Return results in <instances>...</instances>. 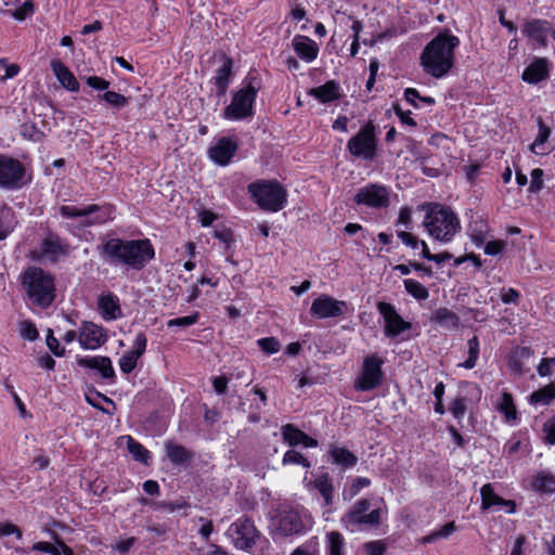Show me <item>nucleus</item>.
I'll return each mask as SVG.
<instances>
[{
  "label": "nucleus",
  "mask_w": 555,
  "mask_h": 555,
  "mask_svg": "<svg viewBox=\"0 0 555 555\" xmlns=\"http://www.w3.org/2000/svg\"><path fill=\"white\" fill-rule=\"evenodd\" d=\"M339 91V85L334 80H330L320 87L310 89L308 94L315 98L321 103H328L340 96Z\"/></svg>",
  "instance_id": "7c9ffc66"
},
{
  "label": "nucleus",
  "mask_w": 555,
  "mask_h": 555,
  "mask_svg": "<svg viewBox=\"0 0 555 555\" xmlns=\"http://www.w3.org/2000/svg\"><path fill=\"white\" fill-rule=\"evenodd\" d=\"M11 534H14L18 540L23 537L22 530L16 525L11 522H0V538Z\"/></svg>",
  "instance_id": "052dcab7"
},
{
  "label": "nucleus",
  "mask_w": 555,
  "mask_h": 555,
  "mask_svg": "<svg viewBox=\"0 0 555 555\" xmlns=\"http://www.w3.org/2000/svg\"><path fill=\"white\" fill-rule=\"evenodd\" d=\"M345 539L338 531H331L325 537V552L326 555H346L345 553Z\"/></svg>",
  "instance_id": "e433bc0d"
},
{
  "label": "nucleus",
  "mask_w": 555,
  "mask_h": 555,
  "mask_svg": "<svg viewBox=\"0 0 555 555\" xmlns=\"http://www.w3.org/2000/svg\"><path fill=\"white\" fill-rule=\"evenodd\" d=\"M538 134L530 145V150L537 155H546L553 150V146L548 143L551 129L541 118L538 119Z\"/></svg>",
  "instance_id": "c756f323"
},
{
  "label": "nucleus",
  "mask_w": 555,
  "mask_h": 555,
  "mask_svg": "<svg viewBox=\"0 0 555 555\" xmlns=\"http://www.w3.org/2000/svg\"><path fill=\"white\" fill-rule=\"evenodd\" d=\"M293 48L297 55L305 62H313L319 54L317 42L307 36H295L292 41Z\"/></svg>",
  "instance_id": "a878e982"
},
{
  "label": "nucleus",
  "mask_w": 555,
  "mask_h": 555,
  "mask_svg": "<svg viewBox=\"0 0 555 555\" xmlns=\"http://www.w3.org/2000/svg\"><path fill=\"white\" fill-rule=\"evenodd\" d=\"M100 255L111 266L140 271L155 257V250L149 238L113 237L100 247Z\"/></svg>",
  "instance_id": "f257e3e1"
},
{
  "label": "nucleus",
  "mask_w": 555,
  "mask_h": 555,
  "mask_svg": "<svg viewBox=\"0 0 555 555\" xmlns=\"http://www.w3.org/2000/svg\"><path fill=\"white\" fill-rule=\"evenodd\" d=\"M227 535L236 548L247 551L255 545L259 532L253 520L241 517L229 527Z\"/></svg>",
  "instance_id": "f8f14e48"
},
{
  "label": "nucleus",
  "mask_w": 555,
  "mask_h": 555,
  "mask_svg": "<svg viewBox=\"0 0 555 555\" xmlns=\"http://www.w3.org/2000/svg\"><path fill=\"white\" fill-rule=\"evenodd\" d=\"M146 346L147 338L145 334L142 332L138 333L132 344V348L125 352L118 361L119 369L122 373L129 374L135 369L139 359L146 351Z\"/></svg>",
  "instance_id": "412c9836"
},
{
  "label": "nucleus",
  "mask_w": 555,
  "mask_h": 555,
  "mask_svg": "<svg viewBox=\"0 0 555 555\" xmlns=\"http://www.w3.org/2000/svg\"><path fill=\"white\" fill-rule=\"evenodd\" d=\"M34 12L35 5L31 0H26L15 10L9 11L10 15L17 21H24L26 17L33 15Z\"/></svg>",
  "instance_id": "de8ad7c7"
},
{
  "label": "nucleus",
  "mask_w": 555,
  "mask_h": 555,
  "mask_svg": "<svg viewBox=\"0 0 555 555\" xmlns=\"http://www.w3.org/2000/svg\"><path fill=\"white\" fill-rule=\"evenodd\" d=\"M269 528L275 540L302 533L306 528L302 511L293 507L279 509L271 518Z\"/></svg>",
  "instance_id": "1a4fd4ad"
},
{
  "label": "nucleus",
  "mask_w": 555,
  "mask_h": 555,
  "mask_svg": "<svg viewBox=\"0 0 555 555\" xmlns=\"http://www.w3.org/2000/svg\"><path fill=\"white\" fill-rule=\"evenodd\" d=\"M26 183L24 165L15 158L0 155V188L17 190Z\"/></svg>",
  "instance_id": "ddd939ff"
},
{
  "label": "nucleus",
  "mask_w": 555,
  "mask_h": 555,
  "mask_svg": "<svg viewBox=\"0 0 555 555\" xmlns=\"http://www.w3.org/2000/svg\"><path fill=\"white\" fill-rule=\"evenodd\" d=\"M551 63L546 57L534 56L521 74V79L529 85H538L550 78Z\"/></svg>",
  "instance_id": "4be33fe9"
},
{
  "label": "nucleus",
  "mask_w": 555,
  "mask_h": 555,
  "mask_svg": "<svg viewBox=\"0 0 555 555\" xmlns=\"http://www.w3.org/2000/svg\"><path fill=\"white\" fill-rule=\"evenodd\" d=\"M282 434L284 440L289 446H298L301 444L306 448H317L318 441L314 438L309 437L302 430L294 427L291 424L283 426Z\"/></svg>",
  "instance_id": "c85d7f7f"
},
{
  "label": "nucleus",
  "mask_w": 555,
  "mask_h": 555,
  "mask_svg": "<svg viewBox=\"0 0 555 555\" xmlns=\"http://www.w3.org/2000/svg\"><path fill=\"white\" fill-rule=\"evenodd\" d=\"M354 202L370 208H385L389 205V193L384 185L370 184L358 191Z\"/></svg>",
  "instance_id": "a211bd4d"
},
{
  "label": "nucleus",
  "mask_w": 555,
  "mask_h": 555,
  "mask_svg": "<svg viewBox=\"0 0 555 555\" xmlns=\"http://www.w3.org/2000/svg\"><path fill=\"white\" fill-rule=\"evenodd\" d=\"M422 256L427 260L436 262L437 264H440L447 260L452 259V255L448 251H443L436 255L431 254L426 242H422Z\"/></svg>",
  "instance_id": "603ef678"
},
{
  "label": "nucleus",
  "mask_w": 555,
  "mask_h": 555,
  "mask_svg": "<svg viewBox=\"0 0 555 555\" xmlns=\"http://www.w3.org/2000/svg\"><path fill=\"white\" fill-rule=\"evenodd\" d=\"M18 331L23 338L30 341L36 340L39 335L36 325L31 321L27 320L20 323Z\"/></svg>",
  "instance_id": "864d4df0"
},
{
  "label": "nucleus",
  "mask_w": 555,
  "mask_h": 555,
  "mask_svg": "<svg viewBox=\"0 0 555 555\" xmlns=\"http://www.w3.org/2000/svg\"><path fill=\"white\" fill-rule=\"evenodd\" d=\"M305 482L308 491H315L321 496L323 506L327 508L324 513H331L335 501V488L330 474H318L309 481L305 478Z\"/></svg>",
  "instance_id": "dca6fc26"
},
{
  "label": "nucleus",
  "mask_w": 555,
  "mask_h": 555,
  "mask_svg": "<svg viewBox=\"0 0 555 555\" xmlns=\"http://www.w3.org/2000/svg\"><path fill=\"white\" fill-rule=\"evenodd\" d=\"M450 412L457 421L463 420L467 411V399L465 397H456L450 405Z\"/></svg>",
  "instance_id": "09e8293b"
},
{
  "label": "nucleus",
  "mask_w": 555,
  "mask_h": 555,
  "mask_svg": "<svg viewBox=\"0 0 555 555\" xmlns=\"http://www.w3.org/2000/svg\"><path fill=\"white\" fill-rule=\"evenodd\" d=\"M63 218L77 220V225L88 228L104 223L114 218V209L111 205L90 204L86 206L63 205L60 207Z\"/></svg>",
  "instance_id": "6e6552de"
},
{
  "label": "nucleus",
  "mask_w": 555,
  "mask_h": 555,
  "mask_svg": "<svg viewBox=\"0 0 555 555\" xmlns=\"http://www.w3.org/2000/svg\"><path fill=\"white\" fill-rule=\"evenodd\" d=\"M198 318H199L198 312H195L191 315L171 319L167 322V326L168 327H173V326L188 327V326L195 324L198 321Z\"/></svg>",
  "instance_id": "4d7b16f0"
},
{
  "label": "nucleus",
  "mask_w": 555,
  "mask_h": 555,
  "mask_svg": "<svg viewBox=\"0 0 555 555\" xmlns=\"http://www.w3.org/2000/svg\"><path fill=\"white\" fill-rule=\"evenodd\" d=\"M237 142L233 138H220L208 149L209 158L219 166H227L237 152Z\"/></svg>",
  "instance_id": "aec40b11"
},
{
  "label": "nucleus",
  "mask_w": 555,
  "mask_h": 555,
  "mask_svg": "<svg viewBox=\"0 0 555 555\" xmlns=\"http://www.w3.org/2000/svg\"><path fill=\"white\" fill-rule=\"evenodd\" d=\"M51 69L56 77L57 81L68 91L77 92L79 90V83L69 70V68L62 63L60 60L51 61Z\"/></svg>",
  "instance_id": "cd10ccee"
},
{
  "label": "nucleus",
  "mask_w": 555,
  "mask_h": 555,
  "mask_svg": "<svg viewBox=\"0 0 555 555\" xmlns=\"http://www.w3.org/2000/svg\"><path fill=\"white\" fill-rule=\"evenodd\" d=\"M87 85L95 90H106L109 82L99 76H90L87 78Z\"/></svg>",
  "instance_id": "774afa93"
},
{
  "label": "nucleus",
  "mask_w": 555,
  "mask_h": 555,
  "mask_svg": "<svg viewBox=\"0 0 555 555\" xmlns=\"http://www.w3.org/2000/svg\"><path fill=\"white\" fill-rule=\"evenodd\" d=\"M555 399V385L550 384L543 388L533 391L530 395L529 402L534 405H548Z\"/></svg>",
  "instance_id": "4c0bfd02"
},
{
  "label": "nucleus",
  "mask_w": 555,
  "mask_h": 555,
  "mask_svg": "<svg viewBox=\"0 0 555 555\" xmlns=\"http://www.w3.org/2000/svg\"><path fill=\"white\" fill-rule=\"evenodd\" d=\"M166 455L175 464H182L190 457L189 451L183 446L173 442L166 443Z\"/></svg>",
  "instance_id": "79ce46f5"
},
{
  "label": "nucleus",
  "mask_w": 555,
  "mask_h": 555,
  "mask_svg": "<svg viewBox=\"0 0 555 555\" xmlns=\"http://www.w3.org/2000/svg\"><path fill=\"white\" fill-rule=\"evenodd\" d=\"M467 348L468 358L463 363H461L460 366L470 370L476 366L479 357V340L477 336H474L470 339H468Z\"/></svg>",
  "instance_id": "c03bdc74"
},
{
  "label": "nucleus",
  "mask_w": 555,
  "mask_h": 555,
  "mask_svg": "<svg viewBox=\"0 0 555 555\" xmlns=\"http://www.w3.org/2000/svg\"><path fill=\"white\" fill-rule=\"evenodd\" d=\"M532 488L541 493L555 492V475L545 470L538 472L533 477Z\"/></svg>",
  "instance_id": "72a5a7b5"
},
{
  "label": "nucleus",
  "mask_w": 555,
  "mask_h": 555,
  "mask_svg": "<svg viewBox=\"0 0 555 555\" xmlns=\"http://www.w3.org/2000/svg\"><path fill=\"white\" fill-rule=\"evenodd\" d=\"M100 100H103L108 105L116 109H121L128 105V99L120 93L114 91H106L103 94L99 95Z\"/></svg>",
  "instance_id": "49530a36"
},
{
  "label": "nucleus",
  "mask_w": 555,
  "mask_h": 555,
  "mask_svg": "<svg viewBox=\"0 0 555 555\" xmlns=\"http://www.w3.org/2000/svg\"><path fill=\"white\" fill-rule=\"evenodd\" d=\"M456 526L454 521L447 522L440 529L430 532L429 534L423 537L422 543L429 544L436 542L438 539H444L450 537L453 532H455Z\"/></svg>",
  "instance_id": "37998d69"
},
{
  "label": "nucleus",
  "mask_w": 555,
  "mask_h": 555,
  "mask_svg": "<svg viewBox=\"0 0 555 555\" xmlns=\"http://www.w3.org/2000/svg\"><path fill=\"white\" fill-rule=\"evenodd\" d=\"M460 40L454 35L444 33L436 36L423 50L421 64L424 70L435 77H446L454 65V50Z\"/></svg>",
  "instance_id": "f03ea898"
},
{
  "label": "nucleus",
  "mask_w": 555,
  "mask_h": 555,
  "mask_svg": "<svg viewBox=\"0 0 555 555\" xmlns=\"http://www.w3.org/2000/svg\"><path fill=\"white\" fill-rule=\"evenodd\" d=\"M505 243L503 241H491L485 245V254L495 256L504 249Z\"/></svg>",
  "instance_id": "338daca9"
},
{
  "label": "nucleus",
  "mask_w": 555,
  "mask_h": 555,
  "mask_svg": "<svg viewBox=\"0 0 555 555\" xmlns=\"http://www.w3.org/2000/svg\"><path fill=\"white\" fill-rule=\"evenodd\" d=\"M531 181L528 188V192L538 193L543 189V170L540 168H534L531 171Z\"/></svg>",
  "instance_id": "6e6d98bb"
},
{
  "label": "nucleus",
  "mask_w": 555,
  "mask_h": 555,
  "mask_svg": "<svg viewBox=\"0 0 555 555\" xmlns=\"http://www.w3.org/2000/svg\"><path fill=\"white\" fill-rule=\"evenodd\" d=\"M67 251V244H65L57 235L49 234L42 240L39 248L35 249L31 254L33 259L37 261L55 262L61 257L65 256Z\"/></svg>",
  "instance_id": "2eb2a0df"
},
{
  "label": "nucleus",
  "mask_w": 555,
  "mask_h": 555,
  "mask_svg": "<svg viewBox=\"0 0 555 555\" xmlns=\"http://www.w3.org/2000/svg\"><path fill=\"white\" fill-rule=\"evenodd\" d=\"M384 552L385 547L380 541H373L363 546L364 555H384Z\"/></svg>",
  "instance_id": "0e129e2a"
},
{
  "label": "nucleus",
  "mask_w": 555,
  "mask_h": 555,
  "mask_svg": "<svg viewBox=\"0 0 555 555\" xmlns=\"http://www.w3.org/2000/svg\"><path fill=\"white\" fill-rule=\"evenodd\" d=\"M347 309L346 301L323 294L312 301L310 313L318 319H330L345 314Z\"/></svg>",
  "instance_id": "4468645a"
},
{
  "label": "nucleus",
  "mask_w": 555,
  "mask_h": 555,
  "mask_svg": "<svg viewBox=\"0 0 555 555\" xmlns=\"http://www.w3.org/2000/svg\"><path fill=\"white\" fill-rule=\"evenodd\" d=\"M555 366V357H552V358H543L538 367H537V371H538V374L541 376V377H546V376H550L552 374V369Z\"/></svg>",
  "instance_id": "680f3d73"
},
{
  "label": "nucleus",
  "mask_w": 555,
  "mask_h": 555,
  "mask_svg": "<svg viewBox=\"0 0 555 555\" xmlns=\"http://www.w3.org/2000/svg\"><path fill=\"white\" fill-rule=\"evenodd\" d=\"M107 340L106 330L93 322L83 321L78 331V341L85 350H96Z\"/></svg>",
  "instance_id": "f3484780"
},
{
  "label": "nucleus",
  "mask_w": 555,
  "mask_h": 555,
  "mask_svg": "<svg viewBox=\"0 0 555 555\" xmlns=\"http://www.w3.org/2000/svg\"><path fill=\"white\" fill-rule=\"evenodd\" d=\"M282 464L283 465L299 464L306 468H309L311 466L310 462L306 457H304L299 452H297L295 450H288L285 452L283 460H282Z\"/></svg>",
  "instance_id": "8fccbe9b"
},
{
  "label": "nucleus",
  "mask_w": 555,
  "mask_h": 555,
  "mask_svg": "<svg viewBox=\"0 0 555 555\" xmlns=\"http://www.w3.org/2000/svg\"><path fill=\"white\" fill-rule=\"evenodd\" d=\"M251 199L263 210L276 212L287 204V192L276 181H258L248 185Z\"/></svg>",
  "instance_id": "0eeeda50"
},
{
  "label": "nucleus",
  "mask_w": 555,
  "mask_h": 555,
  "mask_svg": "<svg viewBox=\"0 0 555 555\" xmlns=\"http://www.w3.org/2000/svg\"><path fill=\"white\" fill-rule=\"evenodd\" d=\"M481 495V508L483 511L493 508L495 511H500L505 508L506 513L513 514L516 511V504L512 500H504L499 496L493 487L490 483L482 486L480 489Z\"/></svg>",
  "instance_id": "5701e85b"
},
{
  "label": "nucleus",
  "mask_w": 555,
  "mask_h": 555,
  "mask_svg": "<svg viewBox=\"0 0 555 555\" xmlns=\"http://www.w3.org/2000/svg\"><path fill=\"white\" fill-rule=\"evenodd\" d=\"M370 485L371 480L369 478L356 477L345 483L341 496L345 501H350L356 495H358L363 489L370 487Z\"/></svg>",
  "instance_id": "f704fd0d"
},
{
  "label": "nucleus",
  "mask_w": 555,
  "mask_h": 555,
  "mask_svg": "<svg viewBox=\"0 0 555 555\" xmlns=\"http://www.w3.org/2000/svg\"><path fill=\"white\" fill-rule=\"evenodd\" d=\"M496 408L504 415L505 422L514 423L517 420L516 406L509 392H502L501 398L496 403Z\"/></svg>",
  "instance_id": "c9c22d12"
},
{
  "label": "nucleus",
  "mask_w": 555,
  "mask_h": 555,
  "mask_svg": "<svg viewBox=\"0 0 555 555\" xmlns=\"http://www.w3.org/2000/svg\"><path fill=\"white\" fill-rule=\"evenodd\" d=\"M543 433L545 435L546 442L555 446V416L548 418L544 423Z\"/></svg>",
  "instance_id": "e2e57ef3"
},
{
  "label": "nucleus",
  "mask_w": 555,
  "mask_h": 555,
  "mask_svg": "<svg viewBox=\"0 0 555 555\" xmlns=\"http://www.w3.org/2000/svg\"><path fill=\"white\" fill-rule=\"evenodd\" d=\"M377 310L385 321L384 333L387 337L393 338L410 330L411 324L404 321L388 302H378Z\"/></svg>",
  "instance_id": "6ab92c4d"
},
{
  "label": "nucleus",
  "mask_w": 555,
  "mask_h": 555,
  "mask_svg": "<svg viewBox=\"0 0 555 555\" xmlns=\"http://www.w3.org/2000/svg\"><path fill=\"white\" fill-rule=\"evenodd\" d=\"M14 212L10 207H2L0 209V240H4L15 227Z\"/></svg>",
  "instance_id": "ea45409f"
},
{
  "label": "nucleus",
  "mask_w": 555,
  "mask_h": 555,
  "mask_svg": "<svg viewBox=\"0 0 555 555\" xmlns=\"http://www.w3.org/2000/svg\"><path fill=\"white\" fill-rule=\"evenodd\" d=\"M47 346L51 352L56 357H62L65 353V349L60 346V341L54 337L52 330H48L47 333Z\"/></svg>",
  "instance_id": "13d9d810"
},
{
  "label": "nucleus",
  "mask_w": 555,
  "mask_h": 555,
  "mask_svg": "<svg viewBox=\"0 0 555 555\" xmlns=\"http://www.w3.org/2000/svg\"><path fill=\"white\" fill-rule=\"evenodd\" d=\"M404 287L405 291L413 296L414 298L418 300L427 299L429 296V293L427 288L421 284L418 281H415L413 279H406L404 280Z\"/></svg>",
  "instance_id": "a18cd8bd"
},
{
  "label": "nucleus",
  "mask_w": 555,
  "mask_h": 555,
  "mask_svg": "<svg viewBox=\"0 0 555 555\" xmlns=\"http://www.w3.org/2000/svg\"><path fill=\"white\" fill-rule=\"evenodd\" d=\"M328 454L332 457V462L344 468L352 467L357 464V456L351 453L348 449L343 447L334 446L330 449Z\"/></svg>",
  "instance_id": "473e14b6"
},
{
  "label": "nucleus",
  "mask_w": 555,
  "mask_h": 555,
  "mask_svg": "<svg viewBox=\"0 0 555 555\" xmlns=\"http://www.w3.org/2000/svg\"><path fill=\"white\" fill-rule=\"evenodd\" d=\"M98 306L100 314L105 321H114L122 317L119 299L113 293L102 294Z\"/></svg>",
  "instance_id": "393cba45"
},
{
  "label": "nucleus",
  "mask_w": 555,
  "mask_h": 555,
  "mask_svg": "<svg viewBox=\"0 0 555 555\" xmlns=\"http://www.w3.org/2000/svg\"><path fill=\"white\" fill-rule=\"evenodd\" d=\"M377 145L376 128L372 122H367L349 139L347 150L354 157L373 160L376 156Z\"/></svg>",
  "instance_id": "9d476101"
},
{
  "label": "nucleus",
  "mask_w": 555,
  "mask_h": 555,
  "mask_svg": "<svg viewBox=\"0 0 555 555\" xmlns=\"http://www.w3.org/2000/svg\"><path fill=\"white\" fill-rule=\"evenodd\" d=\"M387 516V506L382 498L357 500L341 517L343 526L350 532L378 527Z\"/></svg>",
  "instance_id": "7ed1b4c3"
},
{
  "label": "nucleus",
  "mask_w": 555,
  "mask_h": 555,
  "mask_svg": "<svg viewBox=\"0 0 555 555\" xmlns=\"http://www.w3.org/2000/svg\"><path fill=\"white\" fill-rule=\"evenodd\" d=\"M257 344L268 354L276 353L281 348L279 340L274 337L260 338L257 340Z\"/></svg>",
  "instance_id": "5fc2aeb1"
},
{
  "label": "nucleus",
  "mask_w": 555,
  "mask_h": 555,
  "mask_svg": "<svg viewBox=\"0 0 555 555\" xmlns=\"http://www.w3.org/2000/svg\"><path fill=\"white\" fill-rule=\"evenodd\" d=\"M126 438L128 451L132 455V457L138 462L147 464L149 460L151 459V453L132 437L127 436Z\"/></svg>",
  "instance_id": "a19ab883"
},
{
  "label": "nucleus",
  "mask_w": 555,
  "mask_h": 555,
  "mask_svg": "<svg viewBox=\"0 0 555 555\" xmlns=\"http://www.w3.org/2000/svg\"><path fill=\"white\" fill-rule=\"evenodd\" d=\"M232 74V61L228 57L222 60V64L216 70L214 77L215 85L217 87V95H224L231 81Z\"/></svg>",
  "instance_id": "2f4dec72"
},
{
  "label": "nucleus",
  "mask_w": 555,
  "mask_h": 555,
  "mask_svg": "<svg viewBox=\"0 0 555 555\" xmlns=\"http://www.w3.org/2000/svg\"><path fill=\"white\" fill-rule=\"evenodd\" d=\"M553 26L545 20H532L524 25V34L540 47H546Z\"/></svg>",
  "instance_id": "b1692460"
},
{
  "label": "nucleus",
  "mask_w": 555,
  "mask_h": 555,
  "mask_svg": "<svg viewBox=\"0 0 555 555\" xmlns=\"http://www.w3.org/2000/svg\"><path fill=\"white\" fill-rule=\"evenodd\" d=\"M398 237L403 244L410 246L412 249H417L418 247L422 248L423 241H420L415 235H413L410 232L400 231L398 232Z\"/></svg>",
  "instance_id": "bf43d9fd"
},
{
  "label": "nucleus",
  "mask_w": 555,
  "mask_h": 555,
  "mask_svg": "<svg viewBox=\"0 0 555 555\" xmlns=\"http://www.w3.org/2000/svg\"><path fill=\"white\" fill-rule=\"evenodd\" d=\"M135 541L137 539L133 537L119 540L115 543L114 548L121 555H125L134 545Z\"/></svg>",
  "instance_id": "69168bd1"
},
{
  "label": "nucleus",
  "mask_w": 555,
  "mask_h": 555,
  "mask_svg": "<svg viewBox=\"0 0 555 555\" xmlns=\"http://www.w3.org/2000/svg\"><path fill=\"white\" fill-rule=\"evenodd\" d=\"M260 81L256 76H248L242 87L232 94L231 103L225 106L221 116L223 119L238 121L254 115V105Z\"/></svg>",
  "instance_id": "423d86ee"
},
{
  "label": "nucleus",
  "mask_w": 555,
  "mask_h": 555,
  "mask_svg": "<svg viewBox=\"0 0 555 555\" xmlns=\"http://www.w3.org/2000/svg\"><path fill=\"white\" fill-rule=\"evenodd\" d=\"M426 214L423 227L427 234L441 244L451 243L461 231V221L457 215L449 207L433 203L424 206Z\"/></svg>",
  "instance_id": "20e7f679"
},
{
  "label": "nucleus",
  "mask_w": 555,
  "mask_h": 555,
  "mask_svg": "<svg viewBox=\"0 0 555 555\" xmlns=\"http://www.w3.org/2000/svg\"><path fill=\"white\" fill-rule=\"evenodd\" d=\"M383 364L384 360L377 353L365 357L361 371L354 380V388L359 391H369L378 387L383 379Z\"/></svg>",
  "instance_id": "9b49d317"
},
{
  "label": "nucleus",
  "mask_w": 555,
  "mask_h": 555,
  "mask_svg": "<svg viewBox=\"0 0 555 555\" xmlns=\"http://www.w3.org/2000/svg\"><path fill=\"white\" fill-rule=\"evenodd\" d=\"M434 321L437 322L440 326L447 328H455L460 324V318L452 311L447 308H439L435 311Z\"/></svg>",
  "instance_id": "58836bf2"
},
{
  "label": "nucleus",
  "mask_w": 555,
  "mask_h": 555,
  "mask_svg": "<svg viewBox=\"0 0 555 555\" xmlns=\"http://www.w3.org/2000/svg\"><path fill=\"white\" fill-rule=\"evenodd\" d=\"M78 364L83 367L99 371L103 378H113L115 376V370L113 367L112 360L108 357H85L78 359Z\"/></svg>",
  "instance_id": "bb28decb"
},
{
  "label": "nucleus",
  "mask_w": 555,
  "mask_h": 555,
  "mask_svg": "<svg viewBox=\"0 0 555 555\" xmlns=\"http://www.w3.org/2000/svg\"><path fill=\"white\" fill-rule=\"evenodd\" d=\"M22 286L31 305L46 309L56 297L54 276L39 267L27 268L21 276Z\"/></svg>",
  "instance_id": "39448f33"
},
{
  "label": "nucleus",
  "mask_w": 555,
  "mask_h": 555,
  "mask_svg": "<svg viewBox=\"0 0 555 555\" xmlns=\"http://www.w3.org/2000/svg\"><path fill=\"white\" fill-rule=\"evenodd\" d=\"M291 555H321L319 542L311 539L299 545Z\"/></svg>",
  "instance_id": "3c124183"
}]
</instances>
